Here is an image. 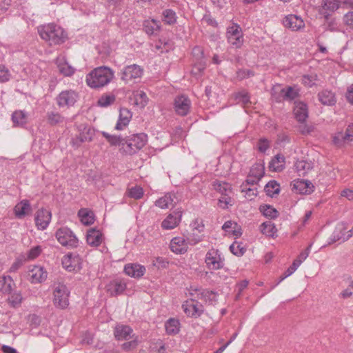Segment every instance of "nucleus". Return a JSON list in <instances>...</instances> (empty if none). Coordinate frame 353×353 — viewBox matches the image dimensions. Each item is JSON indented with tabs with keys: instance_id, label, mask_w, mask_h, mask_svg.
Returning a JSON list of instances; mask_svg holds the SVG:
<instances>
[{
	"instance_id": "1",
	"label": "nucleus",
	"mask_w": 353,
	"mask_h": 353,
	"mask_svg": "<svg viewBox=\"0 0 353 353\" xmlns=\"http://www.w3.org/2000/svg\"><path fill=\"white\" fill-rule=\"evenodd\" d=\"M114 72L109 67L99 66L86 75V83L92 88L98 89L107 85L113 79Z\"/></svg>"
},
{
	"instance_id": "2",
	"label": "nucleus",
	"mask_w": 353,
	"mask_h": 353,
	"mask_svg": "<svg viewBox=\"0 0 353 353\" xmlns=\"http://www.w3.org/2000/svg\"><path fill=\"white\" fill-rule=\"evenodd\" d=\"M38 32L41 39L50 46L63 43L66 39L65 31L54 23H48L38 28Z\"/></svg>"
},
{
	"instance_id": "3",
	"label": "nucleus",
	"mask_w": 353,
	"mask_h": 353,
	"mask_svg": "<svg viewBox=\"0 0 353 353\" xmlns=\"http://www.w3.org/2000/svg\"><path fill=\"white\" fill-rule=\"evenodd\" d=\"M148 141V136L145 133L134 134L125 139L120 150L122 153L132 155L143 148Z\"/></svg>"
},
{
	"instance_id": "4",
	"label": "nucleus",
	"mask_w": 353,
	"mask_h": 353,
	"mask_svg": "<svg viewBox=\"0 0 353 353\" xmlns=\"http://www.w3.org/2000/svg\"><path fill=\"white\" fill-rule=\"evenodd\" d=\"M57 241L65 247L74 248L78 246V239L68 228H59L55 234Z\"/></svg>"
},
{
	"instance_id": "5",
	"label": "nucleus",
	"mask_w": 353,
	"mask_h": 353,
	"mask_svg": "<svg viewBox=\"0 0 353 353\" xmlns=\"http://www.w3.org/2000/svg\"><path fill=\"white\" fill-rule=\"evenodd\" d=\"M53 303L56 307L64 309L69 305L68 296L70 292L67 286L63 283H59L54 290Z\"/></svg>"
},
{
	"instance_id": "6",
	"label": "nucleus",
	"mask_w": 353,
	"mask_h": 353,
	"mask_svg": "<svg viewBox=\"0 0 353 353\" xmlns=\"http://www.w3.org/2000/svg\"><path fill=\"white\" fill-rule=\"evenodd\" d=\"M228 42L236 48H239L243 45V39L241 27L237 24H233L227 30Z\"/></svg>"
},
{
	"instance_id": "7",
	"label": "nucleus",
	"mask_w": 353,
	"mask_h": 353,
	"mask_svg": "<svg viewBox=\"0 0 353 353\" xmlns=\"http://www.w3.org/2000/svg\"><path fill=\"white\" fill-rule=\"evenodd\" d=\"M205 261L210 270H219L224 265L219 250L214 248L210 249L207 252Z\"/></svg>"
},
{
	"instance_id": "8",
	"label": "nucleus",
	"mask_w": 353,
	"mask_h": 353,
	"mask_svg": "<svg viewBox=\"0 0 353 353\" xmlns=\"http://www.w3.org/2000/svg\"><path fill=\"white\" fill-rule=\"evenodd\" d=\"M191 101L185 95H179L174 99V108L175 112L180 116H186L190 110Z\"/></svg>"
},
{
	"instance_id": "9",
	"label": "nucleus",
	"mask_w": 353,
	"mask_h": 353,
	"mask_svg": "<svg viewBox=\"0 0 353 353\" xmlns=\"http://www.w3.org/2000/svg\"><path fill=\"white\" fill-rule=\"evenodd\" d=\"M81 259L79 254L69 253L62 259L63 267L68 272L78 271L81 269Z\"/></svg>"
},
{
	"instance_id": "10",
	"label": "nucleus",
	"mask_w": 353,
	"mask_h": 353,
	"mask_svg": "<svg viewBox=\"0 0 353 353\" xmlns=\"http://www.w3.org/2000/svg\"><path fill=\"white\" fill-rule=\"evenodd\" d=\"M142 74V68L137 64H132L124 68L121 79L125 83H128L132 79L141 77Z\"/></svg>"
},
{
	"instance_id": "11",
	"label": "nucleus",
	"mask_w": 353,
	"mask_h": 353,
	"mask_svg": "<svg viewBox=\"0 0 353 353\" xmlns=\"http://www.w3.org/2000/svg\"><path fill=\"white\" fill-rule=\"evenodd\" d=\"M35 224L38 230H43L48 226L51 220V212L46 209L41 208L35 214Z\"/></svg>"
},
{
	"instance_id": "12",
	"label": "nucleus",
	"mask_w": 353,
	"mask_h": 353,
	"mask_svg": "<svg viewBox=\"0 0 353 353\" xmlns=\"http://www.w3.org/2000/svg\"><path fill=\"white\" fill-rule=\"evenodd\" d=\"M114 336L118 341H127L133 339L134 334L131 327L123 324H117L114 329Z\"/></svg>"
},
{
	"instance_id": "13",
	"label": "nucleus",
	"mask_w": 353,
	"mask_h": 353,
	"mask_svg": "<svg viewBox=\"0 0 353 353\" xmlns=\"http://www.w3.org/2000/svg\"><path fill=\"white\" fill-rule=\"evenodd\" d=\"M77 99V94L73 90L62 91L57 98L59 107L71 106L74 104Z\"/></svg>"
},
{
	"instance_id": "14",
	"label": "nucleus",
	"mask_w": 353,
	"mask_h": 353,
	"mask_svg": "<svg viewBox=\"0 0 353 353\" xmlns=\"http://www.w3.org/2000/svg\"><path fill=\"white\" fill-rule=\"evenodd\" d=\"M182 216V211L177 209L162 221L161 227L164 230H172L176 228L180 223Z\"/></svg>"
},
{
	"instance_id": "15",
	"label": "nucleus",
	"mask_w": 353,
	"mask_h": 353,
	"mask_svg": "<svg viewBox=\"0 0 353 353\" xmlns=\"http://www.w3.org/2000/svg\"><path fill=\"white\" fill-rule=\"evenodd\" d=\"M341 1L339 0H322L320 14H323L325 19H328L339 8Z\"/></svg>"
},
{
	"instance_id": "16",
	"label": "nucleus",
	"mask_w": 353,
	"mask_h": 353,
	"mask_svg": "<svg viewBox=\"0 0 353 353\" xmlns=\"http://www.w3.org/2000/svg\"><path fill=\"white\" fill-rule=\"evenodd\" d=\"M283 24L285 28H290L293 31H297L305 26L303 19L294 14L286 16L283 21Z\"/></svg>"
},
{
	"instance_id": "17",
	"label": "nucleus",
	"mask_w": 353,
	"mask_h": 353,
	"mask_svg": "<svg viewBox=\"0 0 353 353\" xmlns=\"http://www.w3.org/2000/svg\"><path fill=\"white\" fill-rule=\"evenodd\" d=\"M190 290L192 296H196V298L201 299L205 303H211L215 301L216 294L213 291L202 288H193L192 287H191Z\"/></svg>"
},
{
	"instance_id": "18",
	"label": "nucleus",
	"mask_w": 353,
	"mask_h": 353,
	"mask_svg": "<svg viewBox=\"0 0 353 353\" xmlns=\"http://www.w3.org/2000/svg\"><path fill=\"white\" fill-rule=\"evenodd\" d=\"M183 307L185 313L189 316H199L203 312V305L192 299L190 302L186 301Z\"/></svg>"
},
{
	"instance_id": "19",
	"label": "nucleus",
	"mask_w": 353,
	"mask_h": 353,
	"mask_svg": "<svg viewBox=\"0 0 353 353\" xmlns=\"http://www.w3.org/2000/svg\"><path fill=\"white\" fill-rule=\"evenodd\" d=\"M314 186L307 180L297 179L293 181V189L296 193L309 194L314 191Z\"/></svg>"
},
{
	"instance_id": "20",
	"label": "nucleus",
	"mask_w": 353,
	"mask_h": 353,
	"mask_svg": "<svg viewBox=\"0 0 353 353\" xmlns=\"http://www.w3.org/2000/svg\"><path fill=\"white\" fill-rule=\"evenodd\" d=\"M47 272L44 268L39 265L34 266L29 270L28 276L30 280L33 283H41L47 278Z\"/></svg>"
},
{
	"instance_id": "21",
	"label": "nucleus",
	"mask_w": 353,
	"mask_h": 353,
	"mask_svg": "<svg viewBox=\"0 0 353 353\" xmlns=\"http://www.w3.org/2000/svg\"><path fill=\"white\" fill-rule=\"evenodd\" d=\"M124 272L131 277L140 278L144 275L145 268L137 263H128L124 267Z\"/></svg>"
},
{
	"instance_id": "22",
	"label": "nucleus",
	"mask_w": 353,
	"mask_h": 353,
	"mask_svg": "<svg viewBox=\"0 0 353 353\" xmlns=\"http://www.w3.org/2000/svg\"><path fill=\"white\" fill-rule=\"evenodd\" d=\"M188 241L183 237H174L170 241V249L176 254H183L188 250Z\"/></svg>"
},
{
	"instance_id": "23",
	"label": "nucleus",
	"mask_w": 353,
	"mask_h": 353,
	"mask_svg": "<svg viewBox=\"0 0 353 353\" xmlns=\"http://www.w3.org/2000/svg\"><path fill=\"white\" fill-rule=\"evenodd\" d=\"M294 108V114L296 119L300 123H304L308 117L307 105L302 101H296Z\"/></svg>"
},
{
	"instance_id": "24",
	"label": "nucleus",
	"mask_w": 353,
	"mask_h": 353,
	"mask_svg": "<svg viewBox=\"0 0 353 353\" xmlns=\"http://www.w3.org/2000/svg\"><path fill=\"white\" fill-rule=\"evenodd\" d=\"M132 114L128 108H121L119 112V119L116 124L115 129L117 130H123L124 127L128 125L132 119Z\"/></svg>"
},
{
	"instance_id": "25",
	"label": "nucleus",
	"mask_w": 353,
	"mask_h": 353,
	"mask_svg": "<svg viewBox=\"0 0 353 353\" xmlns=\"http://www.w3.org/2000/svg\"><path fill=\"white\" fill-rule=\"evenodd\" d=\"M86 241L90 245L97 247L102 242V233L99 230L92 228L87 232Z\"/></svg>"
},
{
	"instance_id": "26",
	"label": "nucleus",
	"mask_w": 353,
	"mask_h": 353,
	"mask_svg": "<svg viewBox=\"0 0 353 353\" xmlns=\"http://www.w3.org/2000/svg\"><path fill=\"white\" fill-rule=\"evenodd\" d=\"M318 98L320 102L325 105H333L336 102L334 93L328 90L319 92Z\"/></svg>"
},
{
	"instance_id": "27",
	"label": "nucleus",
	"mask_w": 353,
	"mask_h": 353,
	"mask_svg": "<svg viewBox=\"0 0 353 353\" xmlns=\"http://www.w3.org/2000/svg\"><path fill=\"white\" fill-rule=\"evenodd\" d=\"M14 210L15 216L18 219L24 217L31 210L29 201L26 199L22 200L15 205Z\"/></svg>"
},
{
	"instance_id": "28",
	"label": "nucleus",
	"mask_w": 353,
	"mask_h": 353,
	"mask_svg": "<svg viewBox=\"0 0 353 353\" xmlns=\"http://www.w3.org/2000/svg\"><path fill=\"white\" fill-rule=\"evenodd\" d=\"M166 333L169 335H176L180 331V322L174 318L169 319L165 323Z\"/></svg>"
},
{
	"instance_id": "29",
	"label": "nucleus",
	"mask_w": 353,
	"mask_h": 353,
	"mask_svg": "<svg viewBox=\"0 0 353 353\" xmlns=\"http://www.w3.org/2000/svg\"><path fill=\"white\" fill-rule=\"evenodd\" d=\"M126 288V284L121 280L113 281L108 287V291L112 296H117L121 294Z\"/></svg>"
},
{
	"instance_id": "30",
	"label": "nucleus",
	"mask_w": 353,
	"mask_h": 353,
	"mask_svg": "<svg viewBox=\"0 0 353 353\" xmlns=\"http://www.w3.org/2000/svg\"><path fill=\"white\" fill-rule=\"evenodd\" d=\"M176 196L174 194L168 193L156 201L155 205L162 209L168 208L170 205H174Z\"/></svg>"
},
{
	"instance_id": "31",
	"label": "nucleus",
	"mask_w": 353,
	"mask_h": 353,
	"mask_svg": "<svg viewBox=\"0 0 353 353\" xmlns=\"http://www.w3.org/2000/svg\"><path fill=\"white\" fill-rule=\"evenodd\" d=\"M269 168L274 172L283 170L285 168V157L281 154H276L270 162Z\"/></svg>"
},
{
	"instance_id": "32",
	"label": "nucleus",
	"mask_w": 353,
	"mask_h": 353,
	"mask_svg": "<svg viewBox=\"0 0 353 353\" xmlns=\"http://www.w3.org/2000/svg\"><path fill=\"white\" fill-rule=\"evenodd\" d=\"M13 285H14V283L10 276L0 277V291L3 293L10 294L12 291Z\"/></svg>"
},
{
	"instance_id": "33",
	"label": "nucleus",
	"mask_w": 353,
	"mask_h": 353,
	"mask_svg": "<svg viewBox=\"0 0 353 353\" xmlns=\"http://www.w3.org/2000/svg\"><path fill=\"white\" fill-rule=\"evenodd\" d=\"M299 95L297 91H296L292 87H288L286 88H282L280 92V97L276 98V100L277 101H280L282 98L283 100L291 101L295 99Z\"/></svg>"
},
{
	"instance_id": "34",
	"label": "nucleus",
	"mask_w": 353,
	"mask_h": 353,
	"mask_svg": "<svg viewBox=\"0 0 353 353\" xmlns=\"http://www.w3.org/2000/svg\"><path fill=\"white\" fill-rule=\"evenodd\" d=\"M57 64L59 72L64 76H71L74 72V69L64 61L63 58H57Z\"/></svg>"
},
{
	"instance_id": "35",
	"label": "nucleus",
	"mask_w": 353,
	"mask_h": 353,
	"mask_svg": "<svg viewBox=\"0 0 353 353\" xmlns=\"http://www.w3.org/2000/svg\"><path fill=\"white\" fill-rule=\"evenodd\" d=\"M93 134V130H92L89 126L81 125L80 134L77 137V139L79 140L80 143L91 141Z\"/></svg>"
},
{
	"instance_id": "36",
	"label": "nucleus",
	"mask_w": 353,
	"mask_h": 353,
	"mask_svg": "<svg viewBox=\"0 0 353 353\" xmlns=\"http://www.w3.org/2000/svg\"><path fill=\"white\" fill-rule=\"evenodd\" d=\"M47 123L50 125H56L63 123L65 118L57 112H48L46 114Z\"/></svg>"
},
{
	"instance_id": "37",
	"label": "nucleus",
	"mask_w": 353,
	"mask_h": 353,
	"mask_svg": "<svg viewBox=\"0 0 353 353\" xmlns=\"http://www.w3.org/2000/svg\"><path fill=\"white\" fill-rule=\"evenodd\" d=\"M143 27L145 32L151 35L160 30V22L155 19L147 20L144 21Z\"/></svg>"
},
{
	"instance_id": "38",
	"label": "nucleus",
	"mask_w": 353,
	"mask_h": 353,
	"mask_svg": "<svg viewBox=\"0 0 353 353\" xmlns=\"http://www.w3.org/2000/svg\"><path fill=\"white\" fill-rule=\"evenodd\" d=\"M81 221L83 225H90L94 221L93 213L86 209H81L78 213Z\"/></svg>"
},
{
	"instance_id": "39",
	"label": "nucleus",
	"mask_w": 353,
	"mask_h": 353,
	"mask_svg": "<svg viewBox=\"0 0 353 353\" xmlns=\"http://www.w3.org/2000/svg\"><path fill=\"white\" fill-rule=\"evenodd\" d=\"M261 232L267 236H274L276 233V229L271 221H265L260 225Z\"/></svg>"
},
{
	"instance_id": "40",
	"label": "nucleus",
	"mask_w": 353,
	"mask_h": 353,
	"mask_svg": "<svg viewBox=\"0 0 353 353\" xmlns=\"http://www.w3.org/2000/svg\"><path fill=\"white\" fill-rule=\"evenodd\" d=\"M295 168L299 174L305 175L308 171L312 168V165L310 162L306 161H297L295 163Z\"/></svg>"
},
{
	"instance_id": "41",
	"label": "nucleus",
	"mask_w": 353,
	"mask_h": 353,
	"mask_svg": "<svg viewBox=\"0 0 353 353\" xmlns=\"http://www.w3.org/2000/svg\"><path fill=\"white\" fill-rule=\"evenodd\" d=\"M213 188L215 190L220 192L222 195L228 194L232 192L231 185L225 183L216 181L212 184Z\"/></svg>"
},
{
	"instance_id": "42",
	"label": "nucleus",
	"mask_w": 353,
	"mask_h": 353,
	"mask_svg": "<svg viewBox=\"0 0 353 353\" xmlns=\"http://www.w3.org/2000/svg\"><path fill=\"white\" fill-rule=\"evenodd\" d=\"M12 120L14 125L21 126L27 123V115L23 111H15L12 115Z\"/></svg>"
},
{
	"instance_id": "43",
	"label": "nucleus",
	"mask_w": 353,
	"mask_h": 353,
	"mask_svg": "<svg viewBox=\"0 0 353 353\" xmlns=\"http://www.w3.org/2000/svg\"><path fill=\"white\" fill-rule=\"evenodd\" d=\"M263 214L270 219H275L279 216V212L270 205H263L259 208Z\"/></svg>"
},
{
	"instance_id": "44",
	"label": "nucleus",
	"mask_w": 353,
	"mask_h": 353,
	"mask_svg": "<svg viewBox=\"0 0 353 353\" xmlns=\"http://www.w3.org/2000/svg\"><path fill=\"white\" fill-rule=\"evenodd\" d=\"M101 134L111 145H121L122 147V143H123L125 139L121 136L111 135L106 132H102Z\"/></svg>"
},
{
	"instance_id": "45",
	"label": "nucleus",
	"mask_w": 353,
	"mask_h": 353,
	"mask_svg": "<svg viewBox=\"0 0 353 353\" xmlns=\"http://www.w3.org/2000/svg\"><path fill=\"white\" fill-rule=\"evenodd\" d=\"M163 21L168 25L174 24L176 21V12L171 9H166L163 11Z\"/></svg>"
},
{
	"instance_id": "46",
	"label": "nucleus",
	"mask_w": 353,
	"mask_h": 353,
	"mask_svg": "<svg viewBox=\"0 0 353 353\" xmlns=\"http://www.w3.org/2000/svg\"><path fill=\"white\" fill-rule=\"evenodd\" d=\"M265 191L268 196L272 197L274 194H279V184L276 181H270L265 185Z\"/></svg>"
},
{
	"instance_id": "47",
	"label": "nucleus",
	"mask_w": 353,
	"mask_h": 353,
	"mask_svg": "<svg viewBox=\"0 0 353 353\" xmlns=\"http://www.w3.org/2000/svg\"><path fill=\"white\" fill-rule=\"evenodd\" d=\"M264 174V167L260 163L254 164L250 169V175L260 180Z\"/></svg>"
},
{
	"instance_id": "48",
	"label": "nucleus",
	"mask_w": 353,
	"mask_h": 353,
	"mask_svg": "<svg viewBox=\"0 0 353 353\" xmlns=\"http://www.w3.org/2000/svg\"><path fill=\"white\" fill-rule=\"evenodd\" d=\"M23 300L21 294L19 292H14L10 293V296L8 299L9 304L13 307H19Z\"/></svg>"
},
{
	"instance_id": "49",
	"label": "nucleus",
	"mask_w": 353,
	"mask_h": 353,
	"mask_svg": "<svg viewBox=\"0 0 353 353\" xmlns=\"http://www.w3.org/2000/svg\"><path fill=\"white\" fill-rule=\"evenodd\" d=\"M116 97L114 94L102 95L98 100V105L101 107H108L114 103Z\"/></svg>"
},
{
	"instance_id": "50",
	"label": "nucleus",
	"mask_w": 353,
	"mask_h": 353,
	"mask_svg": "<svg viewBox=\"0 0 353 353\" xmlns=\"http://www.w3.org/2000/svg\"><path fill=\"white\" fill-rule=\"evenodd\" d=\"M234 98L237 103H241L244 106H247L250 103V96L248 93L244 90L236 93Z\"/></svg>"
},
{
	"instance_id": "51",
	"label": "nucleus",
	"mask_w": 353,
	"mask_h": 353,
	"mask_svg": "<svg viewBox=\"0 0 353 353\" xmlns=\"http://www.w3.org/2000/svg\"><path fill=\"white\" fill-rule=\"evenodd\" d=\"M135 103L142 107L145 106L147 103V95L143 91H137L134 94Z\"/></svg>"
},
{
	"instance_id": "52",
	"label": "nucleus",
	"mask_w": 353,
	"mask_h": 353,
	"mask_svg": "<svg viewBox=\"0 0 353 353\" xmlns=\"http://www.w3.org/2000/svg\"><path fill=\"white\" fill-rule=\"evenodd\" d=\"M128 195L131 198L139 199L143 195V190L140 186L132 187L129 190Z\"/></svg>"
},
{
	"instance_id": "53",
	"label": "nucleus",
	"mask_w": 353,
	"mask_h": 353,
	"mask_svg": "<svg viewBox=\"0 0 353 353\" xmlns=\"http://www.w3.org/2000/svg\"><path fill=\"white\" fill-rule=\"evenodd\" d=\"M230 250L236 256H242L245 252V249L236 242L233 243L230 246Z\"/></svg>"
},
{
	"instance_id": "54",
	"label": "nucleus",
	"mask_w": 353,
	"mask_h": 353,
	"mask_svg": "<svg viewBox=\"0 0 353 353\" xmlns=\"http://www.w3.org/2000/svg\"><path fill=\"white\" fill-rule=\"evenodd\" d=\"M42 251V248L40 245H37L32 248L28 253V259L30 260L37 258Z\"/></svg>"
},
{
	"instance_id": "55",
	"label": "nucleus",
	"mask_w": 353,
	"mask_h": 353,
	"mask_svg": "<svg viewBox=\"0 0 353 353\" xmlns=\"http://www.w3.org/2000/svg\"><path fill=\"white\" fill-rule=\"evenodd\" d=\"M333 143L341 147L343 145V144L346 142L345 137H344V133L343 132H339L333 137Z\"/></svg>"
},
{
	"instance_id": "56",
	"label": "nucleus",
	"mask_w": 353,
	"mask_h": 353,
	"mask_svg": "<svg viewBox=\"0 0 353 353\" xmlns=\"http://www.w3.org/2000/svg\"><path fill=\"white\" fill-rule=\"evenodd\" d=\"M10 77V74L9 70L4 65H0V83L8 81Z\"/></svg>"
},
{
	"instance_id": "57",
	"label": "nucleus",
	"mask_w": 353,
	"mask_h": 353,
	"mask_svg": "<svg viewBox=\"0 0 353 353\" xmlns=\"http://www.w3.org/2000/svg\"><path fill=\"white\" fill-rule=\"evenodd\" d=\"M205 68V63L203 61H200L199 63L195 64L192 69V73L195 75L198 76L200 75L203 70Z\"/></svg>"
},
{
	"instance_id": "58",
	"label": "nucleus",
	"mask_w": 353,
	"mask_h": 353,
	"mask_svg": "<svg viewBox=\"0 0 353 353\" xmlns=\"http://www.w3.org/2000/svg\"><path fill=\"white\" fill-rule=\"evenodd\" d=\"M231 198L228 196V194L222 195L219 199V203L220 205V207H221L223 209L228 208V205H231Z\"/></svg>"
},
{
	"instance_id": "59",
	"label": "nucleus",
	"mask_w": 353,
	"mask_h": 353,
	"mask_svg": "<svg viewBox=\"0 0 353 353\" xmlns=\"http://www.w3.org/2000/svg\"><path fill=\"white\" fill-rule=\"evenodd\" d=\"M345 25L350 29H353V11L348 12L343 16Z\"/></svg>"
},
{
	"instance_id": "60",
	"label": "nucleus",
	"mask_w": 353,
	"mask_h": 353,
	"mask_svg": "<svg viewBox=\"0 0 353 353\" xmlns=\"http://www.w3.org/2000/svg\"><path fill=\"white\" fill-rule=\"evenodd\" d=\"M270 148L269 141L266 139H260L258 142V150L261 152H265L266 150Z\"/></svg>"
},
{
	"instance_id": "61",
	"label": "nucleus",
	"mask_w": 353,
	"mask_h": 353,
	"mask_svg": "<svg viewBox=\"0 0 353 353\" xmlns=\"http://www.w3.org/2000/svg\"><path fill=\"white\" fill-rule=\"evenodd\" d=\"M316 79V75H304L303 77V83L304 85L312 87Z\"/></svg>"
},
{
	"instance_id": "62",
	"label": "nucleus",
	"mask_w": 353,
	"mask_h": 353,
	"mask_svg": "<svg viewBox=\"0 0 353 353\" xmlns=\"http://www.w3.org/2000/svg\"><path fill=\"white\" fill-rule=\"evenodd\" d=\"M192 54L196 60L203 61V50L202 48L196 46L192 49Z\"/></svg>"
},
{
	"instance_id": "63",
	"label": "nucleus",
	"mask_w": 353,
	"mask_h": 353,
	"mask_svg": "<svg viewBox=\"0 0 353 353\" xmlns=\"http://www.w3.org/2000/svg\"><path fill=\"white\" fill-rule=\"evenodd\" d=\"M344 137L346 141H353V123L349 125L344 132Z\"/></svg>"
},
{
	"instance_id": "64",
	"label": "nucleus",
	"mask_w": 353,
	"mask_h": 353,
	"mask_svg": "<svg viewBox=\"0 0 353 353\" xmlns=\"http://www.w3.org/2000/svg\"><path fill=\"white\" fill-rule=\"evenodd\" d=\"M345 97L347 101L353 105V84L350 85L347 89L345 94Z\"/></svg>"
}]
</instances>
